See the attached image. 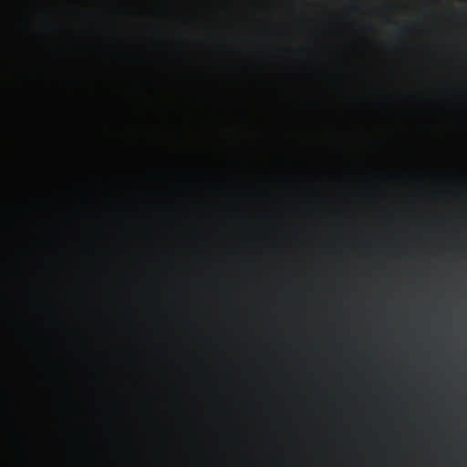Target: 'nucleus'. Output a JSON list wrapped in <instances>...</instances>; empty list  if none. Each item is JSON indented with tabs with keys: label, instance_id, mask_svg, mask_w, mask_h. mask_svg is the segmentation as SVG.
Masks as SVG:
<instances>
[{
	"label": "nucleus",
	"instance_id": "f257e3e1",
	"mask_svg": "<svg viewBox=\"0 0 467 467\" xmlns=\"http://www.w3.org/2000/svg\"><path fill=\"white\" fill-rule=\"evenodd\" d=\"M409 27H402L398 31V33L399 35L403 36L409 31Z\"/></svg>",
	"mask_w": 467,
	"mask_h": 467
},
{
	"label": "nucleus",
	"instance_id": "f03ea898",
	"mask_svg": "<svg viewBox=\"0 0 467 467\" xmlns=\"http://www.w3.org/2000/svg\"><path fill=\"white\" fill-rule=\"evenodd\" d=\"M354 8H355V9H360V8H359L358 6H357V5H354Z\"/></svg>",
	"mask_w": 467,
	"mask_h": 467
}]
</instances>
